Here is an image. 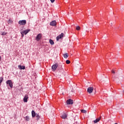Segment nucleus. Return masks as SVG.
Instances as JSON below:
<instances>
[{"label": "nucleus", "instance_id": "f257e3e1", "mask_svg": "<svg viewBox=\"0 0 124 124\" xmlns=\"http://www.w3.org/2000/svg\"><path fill=\"white\" fill-rule=\"evenodd\" d=\"M7 85H8L11 89L13 88V82H12V81L11 80H8L6 81Z\"/></svg>", "mask_w": 124, "mask_h": 124}, {"label": "nucleus", "instance_id": "f03ea898", "mask_svg": "<svg viewBox=\"0 0 124 124\" xmlns=\"http://www.w3.org/2000/svg\"><path fill=\"white\" fill-rule=\"evenodd\" d=\"M18 24L20 25L24 26L27 24V20H19L18 21Z\"/></svg>", "mask_w": 124, "mask_h": 124}, {"label": "nucleus", "instance_id": "7ed1b4c3", "mask_svg": "<svg viewBox=\"0 0 124 124\" xmlns=\"http://www.w3.org/2000/svg\"><path fill=\"white\" fill-rule=\"evenodd\" d=\"M41 37H42V35L41 34V33H39L36 37L35 39L37 40V41H39V40H40V39H41Z\"/></svg>", "mask_w": 124, "mask_h": 124}, {"label": "nucleus", "instance_id": "20e7f679", "mask_svg": "<svg viewBox=\"0 0 124 124\" xmlns=\"http://www.w3.org/2000/svg\"><path fill=\"white\" fill-rule=\"evenodd\" d=\"M93 91V87H89L87 89V93H92Z\"/></svg>", "mask_w": 124, "mask_h": 124}, {"label": "nucleus", "instance_id": "39448f33", "mask_svg": "<svg viewBox=\"0 0 124 124\" xmlns=\"http://www.w3.org/2000/svg\"><path fill=\"white\" fill-rule=\"evenodd\" d=\"M58 68V64H54L52 66V71H56V69Z\"/></svg>", "mask_w": 124, "mask_h": 124}, {"label": "nucleus", "instance_id": "423d86ee", "mask_svg": "<svg viewBox=\"0 0 124 124\" xmlns=\"http://www.w3.org/2000/svg\"><path fill=\"white\" fill-rule=\"evenodd\" d=\"M63 37V33H62L60 35H59L57 37V41H59L60 39L62 38Z\"/></svg>", "mask_w": 124, "mask_h": 124}, {"label": "nucleus", "instance_id": "0eeeda50", "mask_svg": "<svg viewBox=\"0 0 124 124\" xmlns=\"http://www.w3.org/2000/svg\"><path fill=\"white\" fill-rule=\"evenodd\" d=\"M66 102H67V104L68 105L73 104V100H72L71 99H69L67 100Z\"/></svg>", "mask_w": 124, "mask_h": 124}, {"label": "nucleus", "instance_id": "6e6552de", "mask_svg": "<svg viewBox=\"0 0 124 124\" xmlns=\"http://www.w3.org/2000/svg\"><path fill=\"white\" fill-rule=\"evenodd\" d=\"M29 98V97L28 96V95H25L23 98V101L24 102H28V99Z\"/></svg>", "mask_w": 124, "mask_h": 124}, {"label": "nucleus", "instance_id": "1a4fd4ad", "mask_svg": "<svg viewBox=\"0 0 124 124\" xmlns=\"http://www.w3.org/2000/svg\"><path fill=\"white\" fill-rule=\"evenodd\" d=\"M101 119V116L97 118L96 120H94L93 123H94V124H96V123H98V122H99V121H100Z\"/></svg>", "mask_w": 124, "mask_h": 124}, {"label": "nucleus", "instance_id": "9d476101", "mask_svg": "<svg viewBox=\"0 0 124 124\" xmlns=\"http://www.w3.org/2000/svg\"><path fill=\"white\" fill-rule=\"evenodd\" d=\"M18 67L19 69H20L21 70H22V69H26V67L25 66H21V65H19Z\"/></svg>", "mask_w": 124, "mask_h": 124}, {"label": "nucleus", "instance_id": "9b49d317", "mask_svg": "<svg viewBox=\"0 0 124 124\" xmlns=\"http://www.w3.org/2000/svg\"><path fill=\"white\" fill-rule=\"evenodd\" d=\"M56 24H57V22H56V21L53 20L50 22V26H56Z\"/></svg>", "mask_w": 124, "mask_h": 124}, {"label": "nucleus", "instance_id": "f8f14e48", "mask_svg": "<svg viewBox=\"0 0 124 124\" xmlns=\"http://www.w3.org/2000/svg\"><path fill=\"white\" fill-rule=\"evenodd\" d=\"M31 115H32V118H35V116H36V114L35 113V112L34 111V110H32L31 111Z\"/></svg>", "mask_w": 124, "mask_h": 124}, {"label": "nucleus", "instance_id": "ddd939ff", "mask_svg": "<svg viewBox=\"0 0 124 124\" xmlns=\"http://www.w3.org/2000/svg\"><path fill=\"white\" fill-rule=\"evenodd\" d=\"M29 31H30V29H27L26 30L23 31L22 32L24 33V34H27V33H29Z\"/></svg>", "mask_w": 124, "mask_h": 124}, {"label": "nucleus", "instance_id": "4468645a", "mask_svg": "<svg viewBox=\"0 0 124 124\" xmlns=\"http://www.w3.org/2000/svg\"><path fill=\"white\" fill-rule=\"evenodd\" d=\"M63 58H64V59H67L69 56L67 53H65L64 54H63Z\"/></svg>", "mask_w": 124, "mask_h": 124}, {"label": "nucleus", "instance_id": "2eb2a0df", "mask_svg": "<svg viewBox=\"0 0 124 124\" xmlns=\"http://www.w3.org/2000/svg\"><path fill=\"white\" fill-rule=\"evenodd\" d=\"M67 117V115L65 113H63L61 117L62 119H66Z\"/></svg>", "mask_w": 124, "mask_h": 124}, {"label": "nucleus", "instance_id": "dca6fc26", "mask_svg": "<svg viewBox=\"0 0 124 124\" xmlns=\"http://www.w3.org/2000/svg\"><path fill=\"white\" fill-rule=\"evenodd\" d=\"M49 43L51 44V45H54V44H55L54 41H53L52 39L49 40Z\"/></svg>", "mask_w": 124, "mask_h": 124}, {"label": "nucleus", "instance_id": "f3484780", "mask_svg": "<svg viewBox=\"0 0 124 124\" xmlns=\"http://www.w3.org/2000/svg\"><path fill=\"white\" fill-rule=\"evenodd\" d=\"M2 81H3V78L0 77V86L1 85V83H2Z\"/></svg>", "mask_w": 124, "mask_h": 124}, {"label": "nucleus", "instance_id": "a211bd4d", "mask_svg": "<svg viewBox=\"0 0 124 124\" xmlns=\"http://www.w3.org/2000/svg\"><path fill=\"white\" fill-rule=\"evenodd\" d=\"M36 118H37L36 120L37 121H38V120H39L40 116H39V115H38V114H36Z\"/></svg>", "mask_w": 124, "mask_h": 124}, {"label": "nucleus", "instance_id": "6ab92c4d", "mask_svg": "<svg viewBox=\"0 0 124 124\" xmlns=\"http://www.w3.org/2000/svg\"><path fill=\"white\" fill-rule=\"evenodd\" d=\"M25 120H26V121L27 122L30 121V117H29V116H26V117H25Z\"/></svg>", "mask_w": 124, "mask_h": 124}, {"label": "nucleus", "instance_id": "aec40b11", "mask_svg": "<svg viewBox=\"0 0 124 124\" xmlns=\"http://www.w3.org/2000/svg\"><path fill=\"white\" fill-rule=\"evenodd\" d=\"M61 72H62V74H63V75H64V74H65V72H64V70H63V69L61 68Z\"/></svg>", "mask_w": 124, "mask_h": 124}, {"label": "nucleus", "instance_id": "412c9836", "mask_svg": "<svg viewBox=\"0 0 124 124\" xmlns=\"http://www.w3.org/2000/svg\"><path fill=\"white\" fill-rule=\"evenodd\" d=\"M81 113H84V114L87 113V110H86L85 109H81Z\"/></svg>", "mask_w": 124, "mask_h": 124}, {"label": "nucleus", "instance_id": "4be33fe9", "mask_svg": "<svg viewBox=\"0 0 124 124\" xmlns=\"http://www.w3.org/2000/svg\"><path fill=\"white\" fill-rule=\"evenodd\" d=\"M8 24H12V23H13V21L12 20L9 19L8 21Z\"/></svg>", "mask_w": 124, "mask_h": 124}, {"label": "nucleus", "instance_id": "5701e85b", "mask_svg": "<svg viewBox=\"0 0 124 124\" xmlns=\"http://www.w3.org/2000/svg\"><path fill=\"white\" fill-rule=\"evenodd\" d=\"M66 63H67V64H69V63H70V61L66 60Z\"/></svg>", "mask_w": 124, "mask_h": 124}, {"label": "nucleus", "instance_id": "b1692460", "mask_svg": "<svg viewBox=\"0 0 124 124\" xmlns=\"http://www.w3.org/2000/svg\"><path fill=\"white\" fill-rule=\"evenodd\" d=\"M80 28L79 26H77V27H76L77 31H80Z\"/></svg>", "mask_w": 124, "mask_h": 124}, {"label": "nucleus", "instance_id": "393cba45", "mask_svg": "<svg viewBox=\"0 0 124 124\" xmlns=\"http://www.w3.org/2000/svg\"><path fill=\"white\" fill-rule=\"evenodd\" d=\"M7 33L5 32H3L1 34V35H5L6 34H7Z\"/></svg>", "mask_w": 124, "mask_h": 124}, {"label": "nucleus", "instance_id": "a878e982", "mask_svg": "<svg viewBox=\"0 0 124 124\" xmlns=\"http://www.w3.org/2000/svg\"><path fill=\"white\" fill-rule=\"evenodd\" d=\"M22 37H24V33L23 32H21Z\"/></svg>", "mask_w": 124, "mask_h": 124}, {"label": "nucleus", "instance_id": "bb28decb", "mask_svg": "<svg viewBox=\"0 0 124 124\" xmlns=\"http://www.w3.org/2000/svg\"><path fill=\"white\" fill-rule=\"evenodd\" d=\"M111 72H112V73H113V74H115V73H116V72L114 71V70H112L111 71Z\"/></svg>", "mask_w": 124, "mask_h": 124}, {"label": "nucleus", "instance_id": "cd10ccee", "mask_svg": "<svg viewBox=\"0 0 124 124\" xmlns=\"http://www.w3.org/2000/svg\"><path fill=\"white\" fill-rule=\"evenodd\" d=\"M50 1L52 3H53V2H55V0H50Z\"/></svg>", "mask_w": 124, "mask_h": 124}, {"label": "nucleus", "instance_id": "c85d7f7f", "mask_svg": "<svg viewBox=\"0 0 124 124\" xmlns=\"http://www.w3.org/2000/svg\"><path fill=\"white\" fill-rule=\"evenodd\" d=\"M1 59V57H0V62Z\"/></svg>", "mask_w": 124, "mask_h": 124}, {"label": "nucleus", "instance_id": "c756f323", "mask_svg": "<svg viewBox=\"0 0 124 124\" xmlns=\"http://www.w3.org/2000/svg\"><path fill=\"white\" fill-rule=\"evenodd\" d=\"M118 124V123H115V124Z\"/></svg>", "mask_w": 124, "mask_h": 124}]
</instances>
